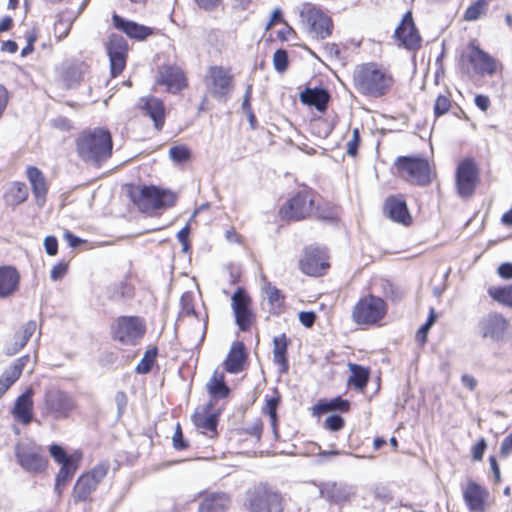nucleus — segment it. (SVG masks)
<instances>
[{"label": "nucleus", "mask_w": 512, "mask_h": 512, "mask_svg": "<svg viewBox=\"0 0 512 512\" xmlns=\"http://www.w3.org/2000/svg\"><path fill=\"white\" fill-rule=\"evenodd\" d=\"M76 408L74 397L63 390L51 388L44 394L43 414L54 420L68 418Z\"/></svg>", "instance_id": "obj_6"}, {"label": "nucleus", "mask_w": 512, "mask_h": 512, "mask_svg": "<svg viewBox=\"0 0 512 512\" xmlns=\"http://www.w3.org/2000/svg\"><path fill=\"white\" fill-rule=\"evenodd\" d=\"M512 453V432L506 436L500 447V454L504 457H507L509 454Z\"/></svg>", "instance_id": "obj_64"}, {"label": "nucleus", "mask_w": 512, "mask_h": 512, "mask_svg": "<svg viewBox=\"0 0 512 512\" xmlns=\"http://www.w3.org/2000/svg\"><path fill=\"white\" fill-rule=\"evenodd\" d=\"M479 326L484 338L502 342L507 337L510 324L501 314L491 313L481 319Z\"/></svg>", "instance_id": "obj_15"}, {"label": "nucleus", "mask_w": 512, "mask_h": 512, "mask_svg": "<svg viewBox=\"0 0 512 512\" xmlns=\"http://www.w3.org/2000/svg\"><path fill=\"white\" fill-rule=\"evenodd\" d=\"M97 488L95 481L90 480L85 474L81 475L73 488V500L75 503L87 501L91 493Z\"/></svg>", "instance_id": "obj_34"}, {"label": "nucleus", "mask_w": 512, "mask_h": 512, "mask_svg": "<svg viewBox=\"0 0 512 512\" xmlns=\"http://www.w3.org/2000/svg\"><path fill=\"white\" fill-rule=\"evenodd\" d=\"M132 201L143 212L171 207L176 202V196L169 191L160 190L154 186H143L130 192Z\"/></svg>", "instance_id": "obj_3"}, {"label": "nucleus", "mask_w": 512, "mask_h": 512, "mask_svg": "<svg viewBox=\"0 0 512 512\" xmlns=\"http://www.w3.org/2000/svg\"><path fill=\"white\" fill-rule=\"evenodd\" d=\"M206 388L210 396L214 399L225 398L229 395L230 389L224 381L222 373L214 372L212 377L206 384Z\"/></svg>", "instance_id": "obj_35"}, {"label": "nucleus", "mask_w": 512, "mask_h": 512, "mask_svg": "<svg viewBox=\"0 0 512 512\" xmlns=\"http://www.w3.org/2000/svg\"><path fill=\"white\" fill-rule=\"evenodd\" d=\"M313 208V198L309 191H300L279 210V215L285 220H301L310 215Z\"/></svg>", "instance_id": "obj_13"}, {"label": "nucleus", "mask_w": 512, "mask_h": 512, "mask_svg": "<svg viewBox=\"0 0 512 512\" xmlns=\"http://www.w3.org/2000/svg\"><path fill=\"white\" fill-rule=\"evenodd\" d=\"M288 345L289 340L284 333L274 337L273 339V360L274 363L279 366V371L281 373H286L288 371L289 366L286 356Z\"/></svg>", "instance_id": "obj_31"}, {"label": "nucleus", "mask_w": 512, "mask_h": 512, "mask_svg": "<svg viewBox=\"0 0 512 512\" xmlns=\"http://www.w3.org/2000/svg\"><path fill=\"white\" fill-rule=\"evenodd\" d=\"M384 213L392 221L405 226L410 225L412 221L406 202L399 197L390 196L385 200Z\"/></svg>", "instance_id": "obj_21"}, {"label": "nucleus", "mask_w": 512, "mask_h": 512, "mask_svg": "<svg viewBox=\"0 0 512 512\" xmlns=\"http://www.w3.org/2000/svg\"><path fill=\"white\" fill-rule=\"evenodd\" d=\"M76 146L84 161L98 166L112 154L111 134L103 128L84 131L77 138Z\"/></svg>", "instance_id": "obj_2"}, {"label": "nucleus", "mask_w": 512, "mask_h": 512, "mask_svg": "<svg viewBox=\"0 0 512 512\" xmlns=\"http://www.w3.org/2000/svg\"><path fill=\"white\" fill-rule=\"evenodd\" d=\"M113 23L116 28L126 33L130 38L144 40L152 34V29L133 21L125 20L119 15H113Z\"/></svg>", "instance_id": "obj_27"}, {"label": "nucleus", "mask_w": 512, "mask_h": 512, "mask_svg": "<svg viewBox=\"0 0 512 512\" xmlns=\"http://www.w3.org/2000/svg\"><path fill=\"white\" fill-rule=\"evenodd\" d=\"M13 373L6 369L0 376V399L4 396L6 391L18 380Z\"/></svg>", "instance_id": "obj_53"}, {"label": "nucleus", "mask_w": 512, "mask_h": 512, "mask_svg": "<svg viewBox=\"0 0 512 512\" xmlns=\"http://www.w3.org/2000/svg\"><path fill=\"white\" fill-rule=\"evenodd\" d=\"M398 170L406 179L418 186H427L431 183V168L427 159L421 157L400 156L396 160Z\"/></svg>", "instance_id": "obj_8"}, {"label": "nucleus", "mask_w": 512, "mask_h": 512, "mask_svg": "<svg viewBox=\"0 0 512 512\" xmlns=\"http://www.w3.org/2000/svg\"><path fill=\"white\" fill-rule=\"evenodd\" d=\"M29 355H24L14 361V363L8 368V370L13 373L17 378H19L22 374L23 368L29 361Z\"/></svg>", "instance_id": "obj_57"}, {"label": "nucleus", "mask_w": 512, "mask_h": 512, "mask_svg": "<svg viewBox=\"0 0 512 512\" xmlns=\"http://www.w3.org/2000/svg\"><path fill=\"white\" fill-rule=\"evenodd\" d=\"M192 420H193L194 425L199 429L212 431V432L216 431L217 423H218L217 415L208 413L207 410H205L203 412H196L192 416Z\"/></svg>", "instance_id": "obj_39"}, {"label": "nucleus", "mask_w": 512, "mask_h": 512, "mask_svg": "<svg viewBox=\"0 0 512 512\" xmlns=\"http://www.w3.org/2000/svg\"><path fill=\"white\" fill-rule=\"evenodd\" d=\"M246 359L245 346L242 342H235L225 360V369L227 372L236 374L243 368Z\"/></svg>", "instance_id": "obj_30"}, {"label": "nucleus", "mask_w": 512, "mask_h": 512, "mask_svg": "<svg viewBox=\"0 0 512 512\" xmlns=\"http://www.w3.org/2000/svg\"><path fill=\"white\" fill-rule=\"evenodd\" d=\"M316 319V315L312 311H302L299 313V321L307 328L311 327Z\"/></svg>", "instance_id": "obj_62"}, {"label": "nucleus", "mask_w": 512, "mask_h": 512, "mask_svg": "<svg viewBox=\"0 0 512 512\" xmlns=\"http://www.w3.org/2000/svg\"><path fill=\"white\" fill-rule=\"evenodd\" d=\"M49 453L51 457L60 465L70 463L75 460H79L76 455H68L64 448L58 444H52L49 447Z\"/></svg>", "instance_id": "obj_42"}, {"label": "nucleus", "mask_w": 512, "mask_h": 512, "mask_svg": "<svg viewBox=\"0 0 512 512\" xmlns=\"http://www.w3.org/2000/svg\"><path fill=\"white\" fill-rule=\"evenodd\" d=\"M488 491L474 481H469L463 490V499L471 512H483Z\"/></svg>", "instance_id": "obj_20"}, {"label": "nucleus", "mask_w": 512, "mask_h": 512, "mask_svg": "<svg viewBox=\"0 0 512 512\" xmlns=\"http://www.w3.org/2000/svg\"><path fill=\"white\" fill-rule=\"evenodd\" d=\"M127 49V43L122 36L112 34L109 37L106 50L110 60V69L113 77H116L125 68Z\"/></svg>", "instance_id": "obj_16"}, {"label": "nucleus", "mask_w": 512, "mask_h": 512, "mask_svg": "<svg viewBox=\"0 0 512 512\" xmlns=\"http://www.w3.org/2000/svg\"><path fill=\"white\" fill-rule=\"evenodd\" d=\"M133 294V288L127 282L121 281L114 286V291L111 294V297L115 300L121 298H129Z\"/></svg>", "instance_id": "obj_50"}, {"label": "nucleus", "mask_w": 512, "mask_h": 512, "mask_svg": "<svg viewBox=\"0 0 512 512\" xmlns=\"http://www.w3.org/2000/svg\"><path fill=\"white\" fill-rule=\"evenodd\" d=\"M156 355L157 348L147 350L142 359L140 360V362L137 364L135 371L138 374L148 373L155 362Z\"/></svg>", "instance_id": "obj_43"}, {"label": "nucleus", "mask_w": 512, "mask_h": 512, "mask_svg": "<svg viewBox=\"0 0 512 512\" xmlns=\"http://www.w3.org/2000/svg\"><path fill=\"white\" fill-rule=\"evenodd\" d=\"M207 91L219 102L226 103L234 87V77L222 66H212L206 76Z\"/></svg>", "instance_id": "obj_9"}, {"label": "nucleus", "mask_w": 512, "mask_h": 512, "mask_svg": "<svg viewBox=\"0 0 512 512\" xmlns=\"http://www.w3.org/2000/svg\"><path fill=\"white\" fill-rule=\"evenodd\" d=\"M299 265L301 271L310 276L321 275L328 268L325 252L317 247L306 248Z\"/></svg>", "instance_id": "obj_17"}, {"label": "nucleus", "mask_w": 512, "mask_h": 512, "mask_svg": "<svg viewBox=\"0 0 512 512\" xmlns=\"http://www.w3.org/2000/svg\"><path fill=\"white\" fill-rule=\"evenodd\" d=\"M273 65L277 72H283L288 66V54L284 49H278L273 55Z\"/></svg>", "instance_id": "obj_51"}, {"label": "nucleus", "mask_w": 512, "mask_h": 512, "mask_svg": "<svg viewBox=\"0 0 512 512\" xmlns=\"http://www.w3.org/2000/svg\"><path fill=\"white\" fill-rule=\"evenodd\" d=\"M329 99L328 91L323 88H307L300 93V101L303 104L314 106L320 112L326 110Z\"/></svg>", "instance_id": "obj_29"}, {"label": "nucleus", "mask_w": 512, "mask_h": 512, "mask_svg": "<svg viewBox=\"0 0 512 512\" xmlns=\"http://www.w3.org/2000/svg\"><path fill=\"white\" fill-rule=\"evenodd\" d=\"M349 368L351 371L349 383L356 389L363 390L369 380V370L358 364L352 363L349 364Z\"/></svg>", "instance_id": "obj_38"}, {"label": "nucleus", "mask_w": 512, "mask_h": 512, "mask_svg": "<svg viewBox=\"0 0 512 512\" xmlns=\"http://www.w3.org/2000/svg\"><path fill=\"white\" fill-rule=\"evenodd\" d=\"M387 313L386 302L374 295L362 297L353 307L352 319L358 325H374Z\"/></svg>", "instance_id": "obj_5"}, {"label": "nucleus", "mask_w": 512, "mask_h": 512, "mask_svg": "<svg viewBox=\"0 0 512 512\" xmlns=\"http://www.w3.org/2000/svg\"><path fill=\"white\" fill-rule=\"evenodd\" d=\"M468 49V60L476 73L480 75H492L495 73L496 61L494 58L474 44H470Z\"/></svg>", "instance_id": "obj_19"}, {"label": "nucleus", "mask_w": 512, "mask_h": 512, "mask_svg": "<svg viewBox=\"0 0 512 512\" xmlns=\"http://www.w3.org/2000/svg\"><path fill=\"white\" fill-rule=\"evenodd\" d=\"M28 197V189L24 183L14 182L5 194L6 203L12 206L24 202Z\"/></svg>", "instance_id": "obj_37"}, {"label": "nucleus", "mask_w": 512, "mask_h": 512, "mask_svg": "<svg viewBox=\"0 0 512 512\" xmlns=\"http://www.w3.org/2000/svg\"><path fill=\"white\" fill-rule=\"evenodd\" d=\"M108 470L109 464L107 462H100L94 466L91 471L85 473V475L89 477L90 480L95 481V485L98 486L107 475Z\"/></svg>", "instance_id": "obj_45"}, {"label": "nucleus", "mask_w": 512, "mask_h": 512, "mask_svg": "<svg viewBox=\"0 0 512 512\" xmlns=\"http://www.w3.org/2000/svg\"><path fill=\"white\" fill-rule=\"evenodd\" d=\"M33 390L27 389L17 397L12 414L13 417L23 425L29 424L33 419Z\"/></svg>", "instance_id": "obj_23"}, {"label": "nucleus", "mask_w": 512, "mask_h": 512, "mask_svg": "<svg viewBox=\"0 0 512 512\" xmlns=\"http://www.w3.org/2000/svg\"><path fill=\"white\" fill-rule=\"evenodd\" d=\"M479 183V169L475 161L471 158L462 160L456 169L455 185L459 197L463 199L471 198Z\"/></svg>", "instance_id": "obj_10"}, {"label": "nucleus", "mask_w": 512, "mask_h": 512, "mask_svg": "<svg viewBox=\"0 0 512 512\" xmlns=\"http://www.w3.org/2000/svg\"><path fill=\"white\" fill-rule=\"evenodd\" d=\"M173 446L177 450H183L187 448L188 444L183 439V433L180 424L178 423L175 428V432L173 435Z\"/></svg>", "instance_id": "obj_60"}, {"label": "nucleus", "mask_w": 512, "mask_h": 512, "mask_svg": "<svg viewBox=\"0 0 512 512\" xmlns=\"http://www.w3.org/2000/svg\"><path fill=\"white\" fill-rule=\"evenodd\" d=\"M231 500L224 492H206L201 496L198 512H226Z\"/></svg>", "instance_id": "obj_22"}, {"label": "nucleus", "mask_w": 512, "mask_h": 512, "mask_svg": "<svg viewBox=\"0 0 512 512\" xmlns=\"http://www.w3.org/2000/svg\"><path fill=\"white\" fill-rule=\"evenodd\" d=\"M269 304V312L273 315H280L284 311L285 295L271 283L263 287Z\"/></svg>", "instance_id": "obj_33"}, {"label": "nucleus", "mask_w": 512, "mask_h": 512, "mask_svg": "<svg viewBox=\"0 0 512 512\" xmlns=\"http://www.w3.org/2000/svg\"><path fill=\"white\" fill-rule=\"evenodd\" d=\"M487 3L485 0H477L471 4L464 13V19L466 21H475L479 19L487 11Z\"/></svg>", "instance_id": "obj_41"}, {"label": "nucleus", "mask_w": 512, "mask_h": 512, "mask_svg": "<svg viewBox=\"0 0 512 512\" xmlns=\"http://www.w3.org/2000/svg\"><path fill=\"white\" fill-rule=\"evenodd\" d=\"M487 447V443L484 438H481L476 445L473 447V459L475 461H480L483 458L484 451Z\"/></svg>", "instance_id": "obj_63"}, {"label": "nucleus", "mask_w": 512, "mask_h": 512, "mask_svg": "<svg viewBox=\"0 0 512 512\" xmlns=\"http://www.w3.org/2000/svg\"><path fill=\"white\" fill-rule=\"evenodd\" d=\"M181 311L180 315L190 316L194 314V306L192 303V297L189 294L182 295L180 299Z\"/></svg>", "instance_id": "obj_58"}, {"label": "nucleus", "mask_w": 512, "mask_h": 512, "mask_svg": "<svg viewBox=\"0 0 512 512\" xmlns=\"http://www.w3.org/2000/svg\"><path fill=\"white\" fill-rule=\"evenodd\" d=\"M344 426V419L337 414L328 416L324 421V427L332 432L339 431Z\"/></svg>", "instance_id": "obj_54"}, {"label": "nucleus", "mask_w": 512, "mask_h": 512, "mask_svg": "<svg viewBox=\"0 0 512 512\" xmlns=\"http://www.w3.org/2000/svg\"><path fill=\"white\" fill-rule=\"evenodd\" d=\"M360 144V131L359 128L352 130V137L347 143V155L355 157L357 155L358 147Z\"/></svg>", "instance_id": "obj_55"}, {"label": "nucleus", "mask_w": 512, "mask_h": 512, "mask_svg": "<svg viewBox=\"0 0 512 512\" xmlns=\"http://www.w3.org/2000/svg\"><path fill=\"white\" fill-rule=\"evenodd\" d=\"M250 512H282V497L266 486L255 487L248 498Z\"/></svg>", "instance_id": "obj_12"}, {"label": "nucleus", "mask_w": 512, "mask_h": 512, "mask_svg": "<svg viewBox=\"0 0 512 512\" xmlns=\"http://www.w3.org/2000/svg\"><path fill=\"white\" fill-rule=\"evenodd\" d=\"M17 462L26 472L42 473L46 470L48 460L42 454L41 448L32 443H18L15 446Z\"/></svg>", "instance_id": "obj_11"}, {"label": "nucleus", "mask_w": 512, "mask_h": 512, "mask_svg": "<svg viewBox=\"0 0 512 512\" xmlns=\"http://www.w3.org/2000/svg\"><path fill=\"white\" fill-rule=\"evenodd\" d=\"M158 82L172 92L180 91L186 85L183 71L175 66H163L159 72Z\"/></svg>", "instance_id": "obj_25"}, {"label": "nucleus", "mask_w": 512, "mask_h": 512, "mask_svg": "<svg viewBox=\"0 0 512 512\" xmlns=\"http://www.w3.org/2000/svg\"><path fill=\"white\" fill-rule=\"evenodd\" d=\"M45 251L48 255L54 256L58 252V241L54 236H47L44 239Z\"/></svg>", "instance_id": "obj_61"}, {"label": "nucleus", "mask_w": 512, "mask_h": 512, "mask_svg": "<svg viewBox=\"0 0 512 512\" xmlns=\"http://www.w3.org/2000/svg\"><path fill=\"white\" fill-rule=\"evenodd\" d=\"M37 324L35 321L30 320L28 321L22 328V331L20 333H17L15 335V339L20 342V344L25 347L29 339L32 337L36 330Z\"/></svg>", "instance_id": "obj_49"}, {"label": "nucleus", "mask_w": 512, "mask_h": 512, "mask_svg": "<svg viewBox=\"0 0 512 512\" xmlns=\"http://www.w3.org/2000/svg\"><path fill=\"white\" fill-rule=\"evenodd\" d=\"M68 265L64 262H59L56 265L53 266L51 272H50V278L53 281H57L62 279L65 274L67 273Z\"/></svg>", "instance_id": "obj_59"}, {"label": "nucleus", "mask_w": 512, "mask_h": 512, "mask_svg": "<svg viewBox=\"0 0 512 512\" xmlns=\"http://www.w3.org/2000/svg\"><path fill=\"white\" fill-rule=\"evenodd\" d=\"M235 322L241 331H248L254 321L251 299L247 293L238 288L231 298Z\"/></svg>", "instance_id": "obj_14"}, {"label": "nucleus", "mask_w": 512, "mask_h": 512, "mask_svg": "<svg viewBox=\"0 0 512 512\" xmlns=\"http://www.w3.org/2000/svg\"><path fill=\"white\" fill-rule=\"evenodd\" d=\"M436 317L434 309H431L426 322L419 328L416 334V339L420 344H424L426 342L427 333L436 321Z\"/></svg>", "instance_id": "obj_48"}, {"label": "nucleus", "mask_w": 512, "mask_h": 512, "mask_svg": "<svg viewBox=\"0 0 512 512\" xmlns=\"http://www.w3.org/2000/svg\"><path fill=\"white\" fill-rule=\"evenodd\" d=\"M299 16L303 27L313 38L325 39L331 35L332 19L315 5L304 3L299 10Z\"/></svg>", "instance_id": "obj_4"}, {"label": "nucleus", "mask_w": 512, "mask_h": 512, "mask_svg": "<svg viewBox=\"0 0 512 512\" xmlns=\"http://www.w3.org/2000/svg\"><path fill=\"white\" fill-rule=\"evenodd\" d=\"M278 404H279V398L272 397V398L267 399L266 404L263 408V412L266 413L271 420V425H272L275 433H276V426H277V406H278Z\"/></svg>", "instance_id": "obj_47"}, {"label": "nucleus", "mask_w": 512, "mask_h": 512, "mask_svg": "<svg viewBox=\"0 0 512 512\" xmlns=\"http://www.w3.org/2000/svg\"><path fill=\"white\" fill-rule=\"evenodd\" d=\"M488 294L495 301L512 308V284L505 287H490Z\"/></svg>", "instance_id": "obj_40"}, {"label": "nucleus", "mask_w": 512, "mask_h": 512, "mask_svg": "<svg viewBox=\"0 0 512 512\" xmlns=\"http://www.w3.org/2000/svg\"><path fill=\"white\" fill-rule=\"evenodd\" d=\"M451 106V100L448 96L439 95L434 104V114L436 117L446 114Z\"/></svg>", "instance_id": "obj_52"}, {"label": "nucleus", "mask_w": 512, "mask_h": 512, "mask_svg": "<svg viewBox=\"0 0 512 512\" xmlns=\"http://www.w3.org/2000/svg\"><path fill=\"white\" fill-rule=\"evenodd\" d=\"M27 177L32 186L36 203L42 207L46 202L47 185L43 173L36 167L27 169Z\"/></svg>", "instance_id": "obj_28"}, {"label": "nucleus", "mask_w": 512, "mask_h": 512, "mask_svg": "<svg viewBox=\"0 0 512 512\" xmlns=\"http://www.w3.org/2000/svg\"><path fill=\"white\" fill-rule=\"evenodd\" d=\"M145 331L144 321L136 316H121L111 326L113 339L123 345H135L143 337Z\"/></svg>", "instance_id": "obj_7"}, {"label": "nucleus", "mask_w": 512, "mask_h": 512, "mask_svg": "<svg viewBox=\"0 0 512 512\" xmlns=\"http://www.w3.org/2000/svg\"><path fill=\"white\" fill-rule=\"evenodd\" d=\"M395 36L407 49L414 50L420 46L421 38L410 12L404 15L401 23L395 30Z\"/></svg>", "instance_id": "obj_18"}, {"label": "nucleus", "mask_w": 512, "mask_h": 512, "mask_svg": "<svg viewBox=\"0 0 512 512\" xmlns=\"http://www.w3.org/2000/svg\"><path fill=\"white\" fill-rule=\"evenodd\" d=\"M392 83L389 71L374 62L357 65L353 72L354 88L364 96L379 98L388 93Z\"/></svg>", "instance_id": "obj_1"}, {"label": "nucleus", "mask_w": 512, "mask_h": 512, "mask_svg": "<svg viewBox=\"0 0 512 512\" xmlns=\"http://www.w3.org/2000/svg\"><path fill=\"white\" fill-rule=\"evenodd\" d=\"M191 151L184 145L172 146L169 149V157L176 163H183L189 160Z\"/></svg>", "instance_id": "obj_46"}, {"label": "nucleus", "mask_w": 512, "mask_h": 512, "mask_svg": "<svg viewBox=\"0 0 512 512\" xmlns=\"http://www.w3.org/2000/svg\"><path fill=\"white\" fill-rule=\"evenodd\" d=\"M78 461L79 460H75L70 463L61 465V468H60L59 472L57 473L55 480H57V482H62V483L67 484L73 478V476L78 468Z\"/></svg>", "instance_id": "obj_44"}, {"label": "nucleus", "mask_w": 512, "mask_h": 512, "mask_svg": "<svg viewBox=\"0 0 512 512\" xmlns=\"http://www.w3.org/2000/svg\"><path fill=\"white\" fill-rule=\"evenodd\" d=\"M139 107L143 113L151 118L157 130H161L165 122V108L163 102L155 97L142 98Z\"/></svg>", "instance_id": "obj_24"}, {"label": "nucleus", "mask_w": 512, "mask_h": 512, "mask_svg": "<svg viewBox=\"0 0 512 512\" xmlns=\"http://www.w3.org/2000/svg\"><path fill=\"white\" fill-rule=\"evenodd\" d=\"M20 275L15 267H0V298L12 295L19 286Z\"/></svg>", "instance_id": "obj_26"}, {"label": "nucleus", "mask_w": 512, "mask_h": 512, "mask_svg": "<svg viewBox=\"0 0 512 512\" xmlns=\"http://www.w3.org/2000/svg\"><path fill=\"white\" fill-rule=\"evenodd\" d=\"M350 403L346 399L336 397L328 401H320L314 406V412L317 414L327 413L330 411L347 412L349 410Z\"/></svg>", "instance_id": "obj_36"}, {"label": "nucleus", "mask_w": 512, "mask_h": 512, "mask_svg": "<svg viewBox=\"0 0 512 512\" xmlns=\"http://www.w3.org/2000/svg\"><path fill=\"white\" fill-rule=\"evenodd\" d=\"M320 496L330 502L339 503L346 500L349 491L346 486L336 482L323 483L319 487Z\"/></svg>", "instance_id": "obj_32"}, {"label": "nucleus", "mask_w": 512, "mask_h": 512, "mask_svg": "<svg viewBox=\"0 0 512 512\" xmlns=\"http://www.w3.org/2000/svg\"><path fill=\"white\" fill-rule=\"evenodd\" d=\"M81 73L82 71L80 65L72 64L65 71L64 78L68 81L69 85H72L73 83H76L79 80Z\"/></svg>", "instance_id": "obj_56"}]
</instances>
